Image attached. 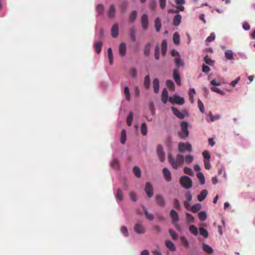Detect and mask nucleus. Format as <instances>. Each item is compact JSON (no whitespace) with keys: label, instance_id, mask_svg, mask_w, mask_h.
<instances>
[{"label":"nucleus","instance_id":"f257e3e1","mask_svg":"<svg viewBox=\"0 0 255 255\" xmlns=\"http://www.w3.org/2000/svg\"><path fill=\"white\" fill-rule=\"evenodd\" d=\"M181 131L178 132L179 137L181 138L187 137L189 136V132L188 129V124L186 122H182L181 123Z\"/></svg>","mask_w":255,"mask_h":255},{"label":"nucleus","instance_id":"f03ea898","mask_svg":"<svg viewBox=\"0 0 255 255\" xmlns=\"http://www.w3.org/2000/svg\"><path fill=\"white\" fill-rule=\"evenodd\" d=\"M179 182L181 186L185 189H189L192 186V181L190 178L186 176L180 177Z\"/></svg>","mask_w":255,"mask_h":255},{"label":"nucleus","instance_id":"7ed1b4c3","mask_svg":"<svg viewBox=\"0 0 255 255\" xmlns=\"http://www.w3.org/2000/svg\"><path fill=\"white\" fill-rule=\"evenodd\" d=\"M170 217L172 220V223L178 231H180V226L178 223L179 218L178 213L174 210H171L170 212Z\"/></svg>","mask_w":255,"mask_h":255},{"label":"nucleus","instance_id":"20e7f679","mask_svg":"<svg viewBox=\"0 0 255 255\" xmlns=\"http://www.w3.org/2000/svg\"><path fill=\"white\" fill-rule=\"evenodd\" d=\"M178 150L181 153L185 152L186 150L191 152L192 150V147L189 142H180L178 143Z\"/></svg>","mask_w":255,"mask_h":255},{"label":"nucleus","instance_id":"39448f33","mask_svg":"<svg viewBox=\"0 0 255 255\" xmlns=\"http://www.w3.org/2000/svg\"><path fill=\"white\" fill-rule=\"evenodd\" d=\"M156 153L161 162H163L165 160V153L163 150V147L161 144H158L156 148Z\"/></svg>","mask_w":255,"mask_h":255},{"label":"nucleus","instance_id":"423d86ee","mask_svg":"<svg viewBox=\"0 0 255 255\" xmlns=\"http://www.w3.org/2000/svg\"><path fill=\"white\" fill-rule=\"evenodd\" d=\"M144 191L148 198H151L153 195V188L150 182L145 183Z\"/></svg>","mask_w":255,"mask_h":255},{"label":"nucleus","instance_id":"0eeeda50","mask_svg":"<svg viewBox=\"0 0 255 255\" xmlns=\"http://www.w3.org/2000/svg\"><path fill=\"white\" fill-rule=\"evenodd\" d=\"M169 102L172 104L176 103L179 105H182L184 103L185 101L183 98L175 95L173 97L169 98Z\"/></svg>","mask_w":255,"mask_h":255},{"label":"nucleus","instance_id":"6e6552de","mask_svg":"<svg viewBox=\"0 0 255 255\" xmlns=\"http://www.w3.org/2000/svg\"><path fill=\"white\" fill-rule=\"evenodd\" d=\"M142 27L144 30L147 29L148 26V18L146 14H143L141 18Z\"/></svg>","mask_w":255,"mask_h":255},{"label":"nucleus","instance_id":"1a4fd4ad","mask_svg":"<svg viewBox=\"0 0 255 255\" xmlns=\"http://www.w3.org/2000/svg\"><path fill=\"white\" fill-rule=\"evenodd\" d=\"M173 78L175 80L176 83L178 86L181 85V78L179 74V71L177 69H175L173 72Z\"/></svg>","mask_w":255,"mask_h":255},{"label":"nucleus","instance_id":"9d476101","mask_svg":"<svg viewBox=\"0 0 255 255\" xmlns=\"http://www.w3.org/2000/svg\"><path fill=\"white\" fill-rule=\"evenodd\" d=\"M155 201L156 203L160 207H164L165 206V202L164 199L161 195H156L155 196Z\"/></svg>","mask_w":255,"mask_h":255},{"label":"nucleus","instance_id":"9b49d317","mask_svg":"<svg viewBox=\"0 0 255 255\" xmlns=\"http://www.w3.org/2000/svg\"><path fill=\"white\" fill-rule=\"evenodd\" d=\"M134 230L136 233L139 234H142L145 232L144 227L140 224H136L134 225Z\"/></svg>","mask_w":255,"mask_h":255},{"label":"nucleus","instance_id":"f8f14e48","mask_svg":"<svg viewBox=\"0 0 255 255\" xmlns=\"http://www.w3.org/2000/svg\"><path fill=\"white\" fill-rule=\"evenodd\" d=\"M184 161V156L182 154H178L176 156L175 163L177 166V169L181 165Z\"/></svg>","mask_w":255,"mask_h":255},{"label":"nucleus","instance_id":"ddd939ff","mask_svg":"<svg viewBox=\"0 0 255 255\" xmlns=\"http://www.w3.org/2000/svg\"><path fill=\"white\" fill-rule=\"evenodd\" d=\"M171 110L173 114L180 119H183L185 118L184 114L181 113L177 109L174 107H171Z\"/></svg>","mask_w":255,"mask_h":255},{"label":"nucleus","instance_id":"4468645a","mask_svg":"<svg viewBox=\"0 0 255 255\" xmlns=\"http://www.w3.org/2000/svg\"><path fill=\"white\" fill-rule=\"evenodd\" d=\"M111 34L113 37L116 38L119 35V26L117 23L114 24L112 27Z\"/></svg>","mask_w":255,"mask_h":255},{"label":"nucleus","instance_id":"2eb2a0df","mask_svg":"<svg viewBox=\"0 0 255 255\" xmlns=\"http://www.w3.org/2000/svg\"><path fill=\"white\" fill-rule=\"evenodd\" d=\"M103 43L101 41L96 42L94 44V48L97 54H99L101 52L102 47L103 46Z\"/></svg>","mask_w":255,"mask_h":255},{"label":"nucleus","instance_id":"dca6fc26","mask_svg":"<svg viewBox=\"0 0 255 255\" xmlns=\"http://www.w3.org/2000/svg\"><path fill=\"white\" fill-rule=\"evenodd\" d=\"M163 174L165 180L167 181H170L171 179V173L168 169L164 168L162 170Z\"/></svg>","mask_w":255,"mask_h":255},{"label":"nucleus","instance_id":"f3484780","mask_svg":"<svg viewBox=\"0 0 255 255\" xmlns=\"http://www.w3.org/2000/svg\"><path fill=\"white\" fill-rule=\"evenodd\" d=\"M126 44L122 42L120 44L119 46V52L122 56H124L126 53Z\"/></svg>","mask_w":255,"mask_h":255},{"label":"nucleus","instance_id":"a211bd4d","mask_svg":"<svg viewBox=\"0 0 255 255\" xmlns=\"http://www.w3.org/2000/svg\"><path fill=\"white\" fill-rule=\"evenodd\" d=\"M184 10V7L183 5L177 6L176 9H169L167 10L169 13H178L179 11H183Z\"/></svg>","mask_w":255,"mask_h":255},{"label":"nucleus","instance_id":"6ab92c4d","mask_svg":"<svg viewBox=\"0 0 255 255\" xmlns=\"http://www.w3.org/2000/svg\"><path fill=\"white\" fill-rule=\"evenodd\" d=\"M208 194V191L206 189L203 190L200 194L198 195L197 199L199 201H202L206 197Z\"/></svg>","mask_w":255,"mask_h":255},{"label":"nucleus","instance_id":"aec40b11","mask_svg":"<svg viewBox=\"0 0 255 255\" xmlns=\"http://www.w3.org/2000/svg\"><path fill=\"white\" fill-rule=\"evenodd\" d=\"M168 97V92L166 89H164L162 91L161 94V100L162 102L164 104H166L167 102Z\"/></svg>","mask_w":255,"mask_h":255},{"label":"nucleus","instance_id":"412c9836","mask_svg":"<svg viewBox=\"0 0 255 255\" xmlns=\"http://www.w3.org/2000/svg\"><path fill=\"white\" fill-rule=\"evenodd\" d=\"M115 7L114 4L110 5V8L108 11V15L110 18H113L115 16Z\"/></svg>","mask_w":255,"mask_h":255},{"label":"nucleus","instance_id":"4be33fe9","mask_svg":"<svg viewBox=\"0 0 255 255\" xmlns=\"http://www.w3.org/2000/svg\"><path fill=\"white\" fill-rule=\"evenodd\" d=\"M168 159L169 162L171 164L172 167L175 169H177V166L175 163V159L173 157V156L171 154H170V153L168 154Z\"/></svg>","mask_w":255,"mask_h":255},{"label":"nucleus","instance_id":"5701e85b","mask_svg":"<svg viewBox=\"0 0 255 255\" xmlns=\"http://www.w3.org/2000/svg\"><path fill=\"white\" fill-rule=\"evenodd\" d=\"M159 82L157 78H155L153 81V88L155 93L159 91Z\"/></svg>","mask_w":255,"mask_h":255},{"label":"nucleus","instance_id":"b1692460","mask_svg":"<svg viewBox=\"0 0 255 255\" xmlns=\"http://www.w3.org/2000/svg\"><path fill=\"white\" fill-rule=\"evenodd\" d=\"M135 33L136 30L134 27H131L129 30V35L130 39L132 42H135L136 40Z\"/></svg>","mask_w":255,"mask_h":255},{"label":"nucleus","instance_id":"393cba45","mask_svg":"<svg viewBox=\"0 0 255 255\" xmlns=\"http://www.w3.org/2000/svg\"><path fill=\"white\" fill-rule=\"evenodd\" d=\"M181 16L180 14H177L174 16L173 18V24L174 26H177L179 25V24L181 22Z\"/></svg>","mask_w":255,"mask_h":255},{"label":"nucleus","instance_id":"a878e982","mask_svg":"<svg viewBox=\"0 0 255 255\" xmlns=\"http://www.w3.org/2000/svg\"><path fill=\"white\" fill-rule=\"evenodd\" d=\"M165 245L167 248H168L171 251H175L176 248L174 244L170 241H166Z\"/></svg>","mask_w":255,"mask_h":255},{"label":"nucleus","instance_id":"bb28decb","mask_svg":"<svg viewBox=\"0 0 255 255\" xmlns=\"http://www.w3.org/2000/svg\"><path fill=\"white\" fill-rule=\"evenodd\" d=\"M151 45L150 43H147L144 48V54L146 56H148L150 53V48Z\"/></svg>","mask_w":255,"mask_h":255},{"label":"nucleus","instance_id":"cd10ccee","mask_svg":"<svg viewBox=\"0 0 255 255\" xmlns=\"http://www.w3.org/2000/svg\"><path fill=\"white\" fill-rule=\"evenodd\" d=\"M167 50V42L166 40L164 39L161 42V53L164 56Z\"/></svg>","mask_w":255,"mask_h":255},{"label":"nucleus","instance_id":"c85d7f7f","mask_svg":"<svg viewBox=\"0 0 255 255\" xmlns=\"http://www.w3.org/2000/svg\"><path fill=\"white\" fill-rule=\"evenodd\" d=\"M201 207V204L199 203H197L191 207L190 210L192 212L195 213H197V212H198L200 210Z\"/></svg>","mask_w":255,"mask_h":255},{"label":"nucleus","instance_id":"c756f323","mask_svg":"<svg viewBox=\"0 0 255 255\" xmlns=\"http://www.w3.org/2000/svg\"><path fill=\"white\" fill-rule=\"evenodd\" d=\"M111 167L115 169L118 170L119 169L120 164L119 161L118 159H114L111 163Z\"/></svg>","mask_w":255,"mask_h":255},{"label":"nucleus","instance_id":"7c9ffc66","mask_svg":"<svg viewBox=\"0 0 255 255\" xmlns=\"http://www.w3.org/2000/svg\"><path fill=\"white\" fill-rule=\"evenodd\" d=\"M133 113L131 111L129 112L127 118V125L129 127L131 126V123L133 121Z\"/></svg>","mask_w":255,"mask_h":255},{"label":"nucleus","instance_id":"2f4dec72","mask_svg":"<svg viewBox=\"0 0 255 255\" xmlns=\"http://www.w3.org/2000/svg\"><path fill=\"white\" fill-rule=\"evenodd\" d=\"M143 211L144 212L145 217L150 221H152L154 219V216L152 214L148 212L146 208H143Z\"/></svg>","mask_w":255,"mask_h":255},{"label":"nucleus","instance_id":"473e14b6","mask_svg":"<svg viewBox=\"0 0 255 255\" xmlns=\"http://www.w3.org/2000/svg\"><path fill=\"white\" fill-rule=\"evenodd\" d=\"M209 117L210 118V121H209L208 120L207 121L208 122H213L215 121L218 120L220 118V116L219 115H216L214 116L211 112H210L208 114Z\"/></svg>","mask_w":255,"mask_h":255},{"label":"nucleus","instance_id":"72a5a7b5","mask_svg":"<svg viewBox=\"0 0 255 255\" xmlns=\"http://www.w3.org/2000/svg\"><path fill=\"white\" fill-rule=\"evenodd\" d=\"M203 250L204 251L209 254H211L213 252L212 248L205 243L203 244Z\"/></svg>","mask_w":255,"mask_h":255},{"label":"nucleus","instance_id":"f704fd0d","mask_svg":"<svg viewBox=\"0 0 255 255\" xmlns=\"http://www.w3.org/2000/svg\"><path fill=\"white\" fill-rule=\"evenodd\" d=\"M161 27V20L159 17H157L155 20V27L157 32L160 31Z\"/></svg>","mask_w":255,"mask_h":255},{"label":"nucleus","instance_id":"c9c22d12","mask_svg":"<svg viewBox=\"0 0 255 255\" xmlns=\"http://www.w3.org/2000/svg\"><path fill=\"white\" fill-rule=\"evenodd\" d=\"M150 84V78L148 75H146L144 80V86L146 89H148L149 88Z\"/></svg>","mask_w":255,"mask_h":255},{"label":"nucleus","instance_id":"e433bc0d","mask_svg":"<svg viewBox=\"0 0 255 255\" xmlns=\"http://www.w3.org/2000/svg\"><path fill=\"white\" fill-rule=\"evenodd\" d=\"M133 172L137 178L141 177V171L139 167L137 166H134L133 168Z\"/></svg>","mask_w":255,"mask_h":255},{"label":"nucleus","instance_id":"4c0bfd02","mask_svg":"<svg viewBox=\"0 0 255 255\" xmlns=\"http://www.w3.org/2000/svg\"><path fill=\"white\" fill-rule=\"evenodd\" d=\"M108 55L109 59V62L110 65H112L113 62V55L112 49L111 47L108 49Z\"/></svg>","mask_w":255,"mask_h":255},{"label":"nucleus","instance_id":"58836bf2","mask_svg":"<svg viewBox=\"0 0 255 255\" xmlns=\"http://www.w3.org/2000/svg\"><path fill=\"white\" fill-rule=\"evenodd\" d=\"M225 57L228 60L233 59V52L231 50H228L225 52Z\"/></svg>","mask_w":255,"mask_h":255},{"label":"nucleus","instance_id":"ea45409f","mask_svg":"<svg viewBox=\"0 0 255 255\" xmlns=\"http://www.w3.org/2000/svg\"><path fill=\"white\" fill-rule=\"evenodd\" d=\"M127 139V134L125 129H123L121 132V142L124 144L125 143Z\"/></svg>","mask_w":255,"mask_h":255},{"label":"nucleus","instance_id":"a19ab883","mask_svg":"<svg viewBox=\"0 0 255 255\" xmlns=\"http://www.w3.org/2000/svg\"><path fill=\"white\" fill-rule=\"evenodd\" d=\"M116 197L117 199L120 201L123 200V195L122 190L120 189H118L116 194Z\"/></svg>","mask_w":255,"mask_h":255},{"label":"nucleus","instance_id":"79ce46f5","mask_svg":"<svg viewBox=\"0 0 255 255\" xmlns=\"http://www.w3.org/2000/svg\"><path fill=\"white\" fill-rule=\"evenodd\" d=\"M197 177L199 179L200 184L201 185H203L205 182V178H204L203 174L201 172H199L197 174Z\"/></svg>","mask_w":255,"mask_h":255},{"label":"nucleus","instance_id":"37998d69","mask_svg":"<svg viewBox=\"0 0 255 255\" xmlns=\"http://www.w3.org/2000/svg\"><path fill=\"white\" fill-rule=\"evenodd\" d=\"M200 234L202 235L204 238H207L208 237V231L204 229L203 227L199 228Z\"/></svg>","mask_w":255,"mask_h":255},{"label":"nucleus","instance_id":"c03bdc74","mask_svg":"<svg viewBox=\"0 0 255 255\" xmlns=\"http://www.w3.org/2000/svg\"><path fill=\"white\" fill-rule=\"evenodd\" d=\"M137 16V12L135 10L132 11L129 15V21L130 22H133Z\"/></svg>","mask_w":255,"mask_h":255},{"label":"nucleus","instance_id":"a18cd8bd","mask_svg":"<svg viewBox=\"0 0 255 255\" xmlns=\"http://www.w3.org/2000/svg\"><path fill=\"white\" fill-rule=\"evenodd\" d=\"M141 132L143 135H146L147 133V128L145 123H143L141 125Z\"/></svg>","mask_w":255,"mask_h":255},{"label":"nucleus","instance_id":"49530a36","mask_svg":"<svg viewBox=\"0 0 255 255\" xmlns=\"http://www.w3.org/2000/svg\"><path fill=\"white\" fill-rule=\"evenodd\" d=\"M173 41L175 44H178L180 42V36L177 32H175L173 35Z\"/></svg>","mask_w":255,"mask_h":255},{"label":"nucleus","instance_id":"de8ad7c7","mask_svg":"<svg viewBox=\"0 0 255 255\" xmlns=\"http://www.w3.org/2000/svg\"><path fill=\"white\" fill-rule=\"evenodd\" d=\"M166 86L168 87V88L170 90H174L175 88V85L172 81L170 80H167L166 82Z\"/></svg>","mask_w":255,"mask_h":255},{"label":"nucleus","instance_id":"09e8293b","mask_svg":"<svg viewBox=\"0 0 255 255\" xmlns=\"http://www.w3.org/2000/svg\"><path fill=\"white\" fill-rule=\"evenodd\" d=\"M186 221L188 223H192L194 222V217L189 213H186Z\"/></svg>","mask_w":255,"mask_h":255},{"label":"nucleus","instance_id":"8fccbe9b","mask_svg":"<svg viewBox=\"0 0 255 255\" xmlns=\"http://www.w3.org/2000/svg\"><path fill=\"white\" fill-rule=\"evenodd\" d=\"M96 10L99 15L103 14L104 11V5L102 4H99L97 6Z\"/></svg>","mask_w":255,"mask_h":255},{"label":"nucleus","instance_id":"3c124183","mask_svg":"<svg viewBox=\"0 0 255 255\" xmlns=\"http://www.w3.org/2000/svg\"><path fill=\"white\" fill-rule=\"evenodd\" d=\"M189 231L194 235L196 236L198 234L197 228L194 225H191L189 228Z\"/></svg>","mask_w":255,"mask_h":255},{"label":"nucleus","instance_id":"603ef678","mask_svg":"<svg viewBox=\"0 0 255 255\" xmlns=\"http://www.w3.org/2000/svg\"><path fill=\"white\" fill-rule=\"evenodd\" d=\"M198 218L200 221H205L207 218L206 213L204 211H201L198 213Z\"/></svg>","mask_w":255,"mask_h":255},{"label":"nucleus","instance_id":"864d4df0","mask_svg":"<svg viewBox=\"0 0 255 255\" xmlns=\"http://www.w3.org/2000/svg\"><path fill=\"white\" fill-rule=\"evenodd\" d=\"M174 62L177 66H183L184 65L183 61L179 57L175 58L174 60Z\"/></svg>","mask_w":255,"mask_h":255},{"label":"nucleus","instance_id":"5fc2aeb1","mask_svg":"<svg viewBox=\"0 0 255 255\" xmlns=\"http://www.w3.org/2000/svg\"><path fill=\"white\" fill-rule=\"evenodd\" d=\"M124 94L125 95L126 100L128 101H129L130 97L129 90L128 87H125Z\"/></svg>","mask_w":255,"mask_h":255},{"label":"nucleus","instance_id":"6e6d98bb","mask_svg":"<svg viewBox=\"0 0 255 255\" xmlns=\"http://www.w3.org/2000/svg\"><path fill=\"white\" fill-rule=\"evenodd\" d=\"M185 162L187 164H189L192 162L193 160V156L191 155H188L185 156V158L184 159Z\"/></svg>","mask_w":255,"mask_h":255},{"label":"nucleus","instance_id":"4d7b16f0","mask_svg":"<svg viewBox=\"0 0 255 255\" xmlns=\"http://www.w3.org/2000/svg\"><path fill=\"white\" fill-rule=\"evenodd\" d=\"M154 56L156 60H158L159 59V47L158 44H157L155 47Z\"/></svg>","mask_w":255,"mask_h":255},{"label":"nucleus","instance_id":"13d9d810","mask_svg":"<svg viewBox=\"0 0 255 255\" xmlns=\"http://www.w3.org/2000/svg\"><path fill=\"white\" fill-rule=\"evenodd\" d=\"M204 61L205 63L208 65H212L214 64V61H213L208 56V55H206L204 58Z\"/></svg>","mask_w":255,"mask_h":255},{"label":"nucleus","instance_id":"bf43d9fd","mask_svg":"<svg viewBox=\"0 0 255 255\" xmlns=\"http://www.w3.org/2000/svg\"><path fill=\"white\" fill-rule=\"evenodd\" d=\"M211 90L213 92H215L218 94H221V95H224L225 94L224 91H223L216 87H212V88H211Z\"/></svg>","mask_w":255,"mask_h":255},{"label":"nucleus","instance_id":"052dcab7","mask_svg":"<svg viewBox=\"0 0 255 255\" xmlns=\"http://www.w3.org/2000/svg\"><path fill=\"white\" fill-rule=\"evenodd\" d=\"M169 233L173 240H177L178 239V235L172 229L169 230Z\"/></svg>","mask_w":255,"mask_h":255},{"label":"nucleus","instance_id":"680f3d73","mask_svg":"<svg viewBox=\"0 0 255 255\" xmlns=\"http://www.w3.org/2000/svg\"><path fill=\"white\" fill-rule=\"evenodd\" d=\"M198 106L201 112L204 113L205 112L204 106L203 103L200 100L198 101Z\"/></svg>","mask_w":255,"mask_h":255},{"label":"nucleus","instance_id":"e2e57ef3","mask_svg":"<svg viewBox=\"0 0 255 255\" xmlns=\"http://www.w3.org/2000/svg\"><path fill=\"white\" fill-rule=\"evenodd\" d=\"M149 5L151 10H154L157 5L156 1L155 0H150Z\"/></svg>","mask_w":255,"mask_h":255},{"label":"nucleus","instance_id":"0e129e2a","mask_svg":"<svg viewBox=\"0 0 255 255\" xmlns=\"http://www.w3.org/2000/svg\"><path fill=\"white\" fill-rule=\"evenodd\" d=\"M203 157L206 160H209L211 156L210 152L207 150H205L202 152Z\"/></svg>","mask_w":255,"mask_h":255},{"label":"nucleus","instance_id":"69168bd1","mask_svg":"<svg viewBox=\"0 0 255 255\" xmlns=\"http://www.w3.org/2000/svg\"><path fill=\"white\" fill-rule=\"evenodd\" d=\"M173 205H174V208H175L176 209H177L178 210L180 209L181 208V205L179 203V201L177 199H174L173 200Z\"/></svg>","mask_w":255,"mask_h":255},{"label":"nucleus","instance_id":"338daca9","mask_svg":"<svg viewBox=\"0 0 255 255\" xmlns=\"http://www.w3.org/2000/svg\"><path fill=\"white\" fill-rule=\"evenodd\" d=\"M184 172L186 174H188L190 176H193V172L192 170V169L190 168H188L187 167H185L184 168Z\"/></svg>","mask_w":255,"mask_h":255},{"label":"nucleus","instance_id":"774afa93","mask_svg":"<svg viewBox=\"0 0 255 255\" xmlns=\"http://www.w3.org/2000/svg\"><path fill=\"white\" fill-rule=\"evenodd\" d=\"M121 230L122 233L125 236L128 237V229L125 226H122L121 227Z\"/></svg>","mask_w":255,"mask_h":255}]
</instances>
